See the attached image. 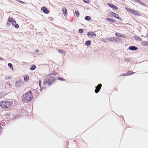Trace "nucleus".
<instances>
[{
	"instance_id": "f257e3e1",
	"label": "nucleus",
	"mask_w": 148,
	"mask_h": 148,
	"mask_svg": "<svg viewBox=\"0 0 148 148\" xmlns=\"http://www.w3.org/2000/svg\"><path fill=\"white\" fill-rule=\"evenodd\" d=\"M33 98L32 92L30 90L23 95L22 97V100L23 103H27L32 99Z\"/></svg>"
},
{
	"instance_id": "f03ea898",
	"label": "nucleus",
	"mask_w": 148,
	"mask_h": 148,
	"mask_svg": "<svg viewBox=\"0 0 148 148\" xmlns=\"http://www.w3.org/2000/svg\"><path fill=\"white\" fill-rule=\"evenodd\" d=\"M13 106V103L11 101L7 100L0 102V106L4 109H10Z\"/></svg>"
},
{
	"instance_id": "7ed1b4c3",
	"label": "nucleus",
	"mask_w": 148,
	"mask_h": 148,
	"mask_svg": "<svg viewBox=\"0 0 148 148\" xmlns=\"http://www.w3.org/2000/svg\"><path fill=\"white\" fill-rule=\"evenodd\" d=\"M55 79L53 76L49 75L46 78L44 81L45 84L49 86L54 82Z\"/></svg>"
},
{
	"instance_id": "20e7f679",
	"label": "nucleus",
	"mask_w": 148,
	"mask_h": 148,
	"mask_svg": "<svg viewBox=\"0 0 148 148\" xmlns=\"http://www.w3.org/2000/svg\"><path fill=\"white\" fill-rule=\"evenodd\" d=\"M102 86V84H99L97 86H96V89L95 90V92L96 93H98L100 91L101 87Z\"/></svg>"
},
{
	"instance_id": "39448f33",
	"label": "nucleus",
	"mask_w": 148,
	"mask_h": 148,
	"mask_svg": "<svg viewBox=\"0 0 148 148\" xmlns=\"http://www.w3.org/2000/svg\"><path fill=\"white\" fill-rule=\"evenodd\" d=\"M41 10L46 14H48L49 12V10L45 7H43L41 8Z\"/></svg>"
},
{
	"instance_id": "423d86ee",
	"label": "nucleus",
	"mask_w": 148,
	"mask_h": 148,
	"mask_svg": "<svg viewBox=\"0 0 148 148\" xmlns=\"http://www.w3.org/2000/svg\"><path fill=\"white\" fill-rule=\"evenodd\" d=\"M138 48L134 46H130L128 47V49L132 51H136L138 49Z\"/></svg>"
},
{
	"instance_id": "0eeeda50",
	"label": "nucleus",
	"mask_w": 148,
	"mask_h": 148,
	"mask_svg": "<svg viewBox=\"0 0 148 148\" xmlns=\"http://www.w3.org/2000/svg\"><path fill=\"white\" fill-rule=\"evenodd\" d=\"M22 82L21 81H18L15 82V86L17 87H20L21 86Z\"/></svg>"
},
{
	"instance_id": "6e6552de",
	"label": "nucleus",
	"mask_w": 148,
	"mask_h": 148,
	"mask_svg": "<svg viewBox=\"0 0 148 148\" xmlns=\"http://www.w3.org/2000/svg\"><path fill=\"white\" fill-rule=\"evenodd\" d=\"M87 35L89 37H90V36L92 37L96 36V34L93 32H88V33Z\"/></svg>"
},
{
	"instance_id": "1a4fd4ad",
	"label": "nucleus",
	"mask_w": 148,
	"mask_h": 148,
	"mask_svg": "<svg viewBox=\"0 0 148 148\" xmlns=\"http://www.w3.org/2000/svg\"><path fill=\"white\" fill-rule=\"evenodd\" d=\"M108 5L110 7L114 9L117 10L118 9V8H117V7H116V6H115L114 5L112 4H111L110 3H108Z\"/></svg>"
},
{
	"instance_id": "9d476101",
	"label": "nucleus",
	"mask_w": 148,
	"mask_h": 148,
	"mask_svg": "<svg viewBox=\"0 0 148 148\" xmlns=\"http://www.w3.org/2000/svg\"><path fill=\"white\" fill-rule=\"evenodd\" d=\"M106 20L108 22H112L114 23H115L116 22V20L114 19H113L112 18H107L106 19Z\"/></svg>"
},
{
	"instance_id": "9b49d317",
	"label": "nucleus",
	"mask_w": 148,
	"mask_h": 148,
	"mask_svg": "<svg viewBox=\"0 0 148 148\" xmlns=\"http://www.w3.org/2000/svg\"><path fill=\"white\" fill-rule=\"evenodd\" d=\"M134 73V72L131 71H128L127 73V74L126 75L125 73H124L123 74V75L122 76H126V75H132V74H133Z\"/></svg>"
},
{
	"instance_id": "f8f14e48",
	"label": "nucleus",
	"mask_w": 148,
	"mask_h": 148,
	"mask_svg": "<svg viewBox=\"0 0 148 148\" xmlns=\"http://www.w3.org/2000/svg\"><path fill=\"white\" fill-rule=\"evenodd\" d=\"M62 9L63 13L64 15L67 14V10L65 8H62Z\"/></svg>"
},
{
	"instance_id": "ddd939ff",
	"label": "nucleus",
	"mask_w": 148,
	"mask_h": 148,
	"mask_svg": "<svg viewBox=\"0 0 148 148\" xmlns=\"http://www.w3.org/2000/svg\"><path fill=\"white\" fill-rule=\"evenodd\" d=\"M111 14L113 16L116 18H118V17L119 16L117 14L113 12H111Z\"/></svg>"
},
{
	"instance_id": "4468645a",
	"label": "nucleus",
	"mask_w": 148,
	"mask_h": 148,
	"mask_svg": "<svg viewBox=\"0 0 148 148\" xmlns=\"http://www.w3.org/2000/svg\"><path fill=\"white\" fill-rule=\"evenodd\" d=\"M107 40H110L111 41H112L114 40H116V39L114 37H110V38H107Z\"/></svg>"
},
{
	"instance_id": "2eb2a0df",
	"label": "nucleus",
	"mask_w": 148,
	"mask_h": 148,
	"mask_svg": "<svg viewBox=\"0 0 148 148\" xmlns=\"http://www.w3.org/2000/svg\"><path fill=\"white\" fill-rule=\"evenodd\" d=\"M91 44V41L90 40H87L86 41L85 44L87 46H89Z\"/></svg>"
},
{
	"instance_id": "dca6fc26",
	"label": "nucleus",
	"mask_w": 148,
	"mask_h": 148,
	"mask_svg": "<svg viewBox=\"0 0 148 148\" xmlns=\"http://www.w3.org/2000/svg\"><path fill=\"white\" fill-rule=\"evenodd\" d=\"M58 51L59 53H61L63 54H65L66 53L65 51L62 50H61V49L60 50V49H59L58 50Z\"/></svg>"
},
{
	"instance_id": "f3484780",
	"label": "nucleus",
	"mask_w": 148,
	"mask_h": 148,
	"mask_svg": "<svg viewBox=\"0 0 148 148\" xmlns=\"http://www.w3.org/2000/svg\"><path fill=\"white\" fill-rule=\"evenodd\" d=\"M36 68V66L35 65H32L31 66V67L30 68L31 70H34Z\"/></svg>"
},
{
	"instance_id": "a211bd4d",
	"label": "nucleus",
	"mask_w": 148,
	"mask_h": 148,
	"mask_svg": "<svg viewBox=\"0 0 148 148\" xmlns=\"http://www.w3.org/2000/svg\"><path fill=\"white\" fill-rule=\"evenodd\" d=\"M142 44L145 45L146 46H148V41H144L142 42Z\"/></svg>"
},
{
	"instance_id": "6ab92c4d",
	"label": "nucleus",
	"mask_w": 148,
	"mask_h": 148,
	"mask_svg": "<svg viewBox=\"0 0 148 148\" xmlns=\"http://www.w3.org/2000/svg\"><path fill=\"white\" fill-rule=\"evenodd\" d=\"M8 66L12 70H14V69H13V66L12 64H11V63H9L8 64Z\"/></svg>"
},
{
	"instance_id": "aec40b11",
	"label": "nucleus",
	"mask_w": 148,
	"mask_h": 148,
	"mask_svg": "<svg viewBox=\"0 0 148 148\" xmlns=\"http://www.w3.org/2000/svg\"><path fill=\"white\" fill-rule=\"evenodd\" d=\"M85 19L86 21H89L91 19V18L90 16H87L85 17Z\"/></svg>"
},
{
	"instance_id": "412c9836",
	"label": "nucleus",
	"mask_w": 148,
	"mask_h": 148,
	"mask_svg": "<svg viewBox=\"0 0 148 148\" xmlns=\"http://www.w3.org/2000/svg\"><path fill=\"white\" fill-rule=\"evenodd\" d=\"M124 60L126 62H129L131 61V59L130 58H126L124 59Z\"/></svg>"
},
{
	"instance_id": "4be33fe9",
	"label": "nucleus",
	"mask_w": 148,
	"mask_h": 148,
	"mask_svg": "<svg viewBox=\"0 0 148 148\" xmlns=\"http://www.w3.org/2000/svg\"><path fill=\"white\" fill-rule=\"evenodd\" d=\"M117 36H119L120 37H124V35H123L121 34L120 33H116L115 34Z\"/></svg>"
},
{
	"instance_id": "5701e85b",
	"label": "nucleus",
	"mask_w": 148,
	"mask_h": 148,
	"mask_svg": "<svg viewBox=\"0 0 148 148\" xmlns=\"http://www.w3.org/2000/svg\"><path fill=\"white\" fill-rule=\"evenodd\" d=\"M24 80L25 81H27L29 79L28 76H24Z\"/></svg>"
},
{
	"instance_id": "b1692460",
	"label": "nucleus",
	"mask_w": 148,
	"mask_h": 148,
	"mask_svg": "<svg viewBox=\"0 0 148 148\" xmlns=\"http://www.w3.org/2000/svg\"><path fill=\"white\" fill-rule=\"evenodd\" d=\"M126 8L127 10H128L130 12H131L132 13V12L134 11V10H133L132 9H130L129 8Z\"/></svg>"
},
{
	"instance_id": "393cba45",
	"label": "nucleus",
	"mask_w": 148,
	"mask_h": 148,
	"mask_svg": "<svg viewBox=\"0 0 148 148\" xmlns=\"http://www.w3.org/2000/svg\"><path fill=\"white\" fill-rule=\"evenodd\" d=\"M79 32L80 34H82L84 32V30L82 29H79Z\"/></svg>"
},
{
	"instance_id": "a878e982",
	"label": "nucleus",
	"mask_w": 148,
	"mask_h": 148,
	"mask_svg": "<svg viewBox=\"0 0 148 148\" xmlns=\"http://www.w3.org/2000/svg\"><path fill=\"white\" fill-rule=\"evenodd\" d=\"M8 21L10 22H13V18L11 17L9 18Z\"/></svg>"
},
{
	"instance_id": "bb28decb",
	"label": "nucleus",
	"mask_w": 148,
	"mask_h": 148,
	"mask_svg": "<svg viewBox=\"0 0 148 148\" xmlns=\"http://www.w3.org/2000/svg\"><path fill=\"white\" fill-rule=\"evenodd\" d=\"M35 52V54L37 55H39L42 54L41 53H40L38 52V50H36Z\"/></svg>"
},
{
	"instance_id": "cd10ccee",
	"label": "nucleus",
	"mask_w": 148,
	"mask_h": 148,
	"mask_svg": "<svg viewBox=\"0 0 148 148\" xmlns=\"http://www.w3.org/2000/svg\"><path fill=\"white\" fill-rule=\"evenodd\" d=\"M75 13L77 17L79 16V13L78 11H75Z\"/></svg>"
},
{
	"instance_id": "c85d7f7f",
	"label": "nucleus",
	"mask_w": 148,
	"mask_h": 148,
	"mask_svg": "<svg viewBox=\"0 0 148 148\" xmlns=\"http://www.w3.org/2000/svg\"><path fill=\"white\" fill-rule=\"evenodd\" d=\"M139 4H140L141 5H144L145 6H147V5H146V4L144 3L141 2H140L139 1Z\"/></svg>"
},
{
	"instance_id": "c756f323",
	"label": "nucleus",
	"mask_w": 148,
	"mask_h": 148,
	"mask_svg": "<svg viewBox=\"0 0 148 148\" xmlns=\"http://www.w3.org/2000/svg\"><path fill=\"white\" fill-rule=\"evenodd\" d=\"M132 14L134 15H136L138 14V12L135 11L134 10Z\"/></svg>"
},
{
	"instance_id": "7c9ffc66",
	"label": "nucleus",
	"mask_w": 148,
	"mask_h": 148,
	"mask_svg": "<svg viewBox=\"0 0 148 148\" xmlns=\"http://www.w3.org/2000/svg\"><path fill=\"white\" fill-rule=\"evenodd\" d=\"M58 79L60 80L64 81V79L63 78H62L61 77H59L58 78Z\"/></svg>"
},
{
	"instance_id": "2f4dec72",
	"label": "nucleus",
	"mask_w": 148,
	"mask_h": 148,
	"mask_svg": "<svg viewBox=\"0 0 148 148\" xmlns=\"http://www.w3.org/2000/svg\"><path fill=\"white\" fill-rule=\"evenodd\" d=\"M83 1L86 3H88L89 2V0H83Z\"/></svg>"
},
{
	"instance_id": "473e14b6",
	"label": "nucleus",
	"mask_w": 148,
	"mask_h": 148,
	"mask_svg": "<svg viewBox=\"0 0 148 148\" xmlns=\"http://www.w3.org/2000/svg\"><path fill=\"white\" fill-rule=\"evenodd\" d=\"M16 22L15 21H13V22H12V24L13 25L15 26V25H16Z\"/></svg>"
},
{
	"instance_id": "72a5a7b5",
	"label": "nucleus",
	"mask_w": 148,
	"mask_h": 148,
	"mask_svg": "<svg viewBox=\"0 0 148 148\" xmlns=\"http://www.w3.org/2000/svg\"><path fill=\"white\" fill-rule=\"evenodd\" d=\"M5 78L6 80H7L8 79H11V78L10 76L8 77H5Z\"/></svg>"
},
{
	"instance_id": "f704fd0d",
	"label": "nucleus",
	"mask_w": 148,
	"mask_h": 148,
	"mask_svg": "<svg viewBox=\"0 0 148 148\" xmlns=\"http://www.w3.org/2000/svg\"><path fill=\"white\" fill-rule=\"evenodd\" d=\"M15 27L16 28H18L19 27V25L18 24H16L15 25Z\"/></svg>"
},
{
	"instance_id": "c9c22d12",
	"label": "nucleus",
	"mask_w": 148,
	"mask_h": 148,
	"mask_svg": "<svg viewBox=\"0 0 148 148\" xmlns=\"http://www.w3.org/2000/svg\"><path fill=\"white\" fill-rule=\"evenodd\" d=\"M18 2H19V3H25V2H23L22 1H20V0H18Z\"/></svg>"
},
{
	"instance_id": "e433bc0d",
	"label": "nucleus",
	"mask_w": 148,
	"mask_h": 148,
	"mask_svg": "<svg viewBox=\"0 0 148 148\" xmlns=\"http://www.w3.org/2000/svg\"><path fill=\"white\" fill-rule=\"evenodd\" d=\"M41 81L40 80L39 81V86L40 87V85H41Z\"/></svg>"
},
{
	"instance_id": "4c0bfd02",
	"label": "nucleus",
	"mask_w": 148,
	"mask_h": 148,
	"mask_svg": "<svg viewBox=\"0 0 148 148\" xmlns=\"http://www.w3.org/2000/svg\"><path fill=\"white\" fill-rule=\"evenodd\" d=\"M118 17V18H117V19H119V20H120L121 21L122 20V18H120L119 16Z\"/></svg>"
},
{
	"instance_id": "58836bf2",
	"label": "nucleus",
	"mask_w": 148,
	"mask_h": 148,
	"mask_svg": "<svg viewBox=\"0 0 148 148\" xmlns=\"http://www.w3.org/2000/svg\"><path fill=\"white\" fill-rule=\"evenodd\" d=\"M0 60L3 61V58H2L0 57Z\"/></svg>"
},
{
	"instance_id": "ea45409f",
	"label": "nucleus",
	"mask_w": 148,
	"mask_h": 148,
	"mask_svg": "<svg viewBox=\"0 0 148 148\" xmlns=\"http://www.w3.org/2000/svg\"><path fill=\"white\" fill-rule=\"evenodd\" d=\"M7 25L8 26H9L10 25V24L9 23H7Z\"/></svg>"
},
{
	"instance_id": "a19ab883",
	"label": "nucleus",
	"mask_w": 148,
	"mask_h": 148,
	"mask_svg": "<svg viewBox=\"0 0 148 148\" xmlns=\"http://www.w3.org/2000/svg\"><path fill=\"white\" fill-rule=\"evenodd\" d=\"M1 123H0V128H1Z\"/></svg>"
},
{
	"instance_id": "79ce46f5",
	"label": "nucleus",
	"mask_w": 148,
	"mask_h": 148,
	"mask_svg": "<svg viewBox=\"0 0 148 148\" xmlns=\"http://www.w3.org/2000/svg\"><path fill=\"white\" fill-rule=\"evenodd\" d=\"M138 38H139V37L137 36V39H136L138 40V39H139Z\"/></svg>"
},
{
	"instance_id": "37998d69",
	"label": "nucleus",
	"mask_w": 148,
	"mask_h": 148,
	"mask_svg": "<svg viewBox=\"0 0 148 148\" xmlns=\"http://www.w3.org/2000/svg\"><path fill=\"white\" fill-rule=\"evenodd\" d=\"M139 41H140V40H141V38H140V37H139Z\"/></svg>"
},
{
	"instance_id": "c03bdc74",
	"label": "nucleus",
	"mask_w": 148,
	"mask_h": 148,
	"mask_svg": "<svg viewBox=\"0 0 148 148\" xmlns=\"http://www.w3.org/2000/svg\"><path fill=\"white\" fill-rule=\"evenodd\" d=\"M133 38H135V39H136V37H135V36H134L133 37Z\"/></svg>"
},
{
	"instance_id": "a18cd8bd",
	"label": "nucleus",
	"mask_w": 148,
	"mask_h": 148,
	"mask_svg": "<svg viewBox=\"0 0 148 148\" xmlns=\"http://www.w3.org/2000/svg\"><path fill=\"white\" fill-rule=\"evenodd\" d=\"M147 37H148V34H147V36H146Z\"/></svg>"
}]
</instances>
